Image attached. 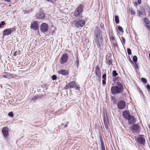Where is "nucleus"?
<instances>
[{
    "label": "nucleus",
    "mask_w": 150,
    "mask_h": 150,
    "mask_svg": "<svg viewBox=\"0 0 150 150\" xmlns=\"http://www.w3.org/2000/svg\"><path fill=\"white\" fill-rule=\"evenodd\" d=\"M117 85L112 86L111 88V93L113 95L120 93L123 91V88L122 84L120 83H117Z\"/></svg>",
    "instance_id": "1"
},
{
    "label": "nucleus",
    "mask_w": 150,
    "mask_h": 150,
    "mask_svg": "<svg viewBox=\"0 0 150 150\" xmlns=\"http://www.w3.org/2000/svg\"><path fill=\"white\" fill-rule=\"evenodd\" d=\"M83 5L80 4L74 11V16H77L81 14L83 11Z\"/></svg>",
    "instance_id": "2"
},
{
    "label": "nucleus",
    "mask_w": 150,
    "mask_h": 150,
    "mask_svg": "<svg viewBox=\"0 0 150 150\" xmlns=\"http://www.w3.org/2000/svg\"><path fill=\"white\" fill-rule=\"evenodd\" d=\"M68 58V54L66 53H64L62 55L60 60V63L62 64H65L67 61Z\"/></svg>",
    "instance_id": "3"
},
{
    "label": "nucleus",
    "mask_w": 150,
    "mask_h": 150,
    "mask_svg": "<svg viewBox=\"0 0 150 150\" xmlns=\"http://www.w3.org/2000/svg\"><path fill=\"white\" fill-rule=\"evenodd\" d=\"M48 29V25L46 23H43L40 26V29L42 32H46L47 31Z\"/></svg>",
    "instance_id": "4"
},
{
    "label": "nucleus",
    "mask_w": 150,
    "mask_h": 150,
    "mask_svg": "<svg viewBox=\"0 0 150 150\" xmlns=\"http://www.w3.org/2000/svg\"><path fill=\"white\" fill-rule=\"evenodd\" d=\"M76 83L75 81H73L70 82L69 83L66 85L64 87L66 89L69 88H72L76 87Z\"/></svg>",
    "instance_id": "5"
},
{
    "label": "nucleus",
    "mask_w": 150,
    "mask_h": 150,
    "mask_svg": "<svg viewBox=\"0 0 150 150\" xmlns=\"http://www.w3.org/2000/svg\"><path fill=\"white\" fill-rule=\"evenodd\" d=\"M15 30V28H14L4 30L3 33V35L5 36L9 35Z\"/></svg>",
    "instance_id": "6"
},
{
    "label": "nucleus",
    "mask_w": 150,
    "mask_h": 150,
    "mask_svg": "<svg viewBox=\"0 0 150 150\" xmlns=\"http://www.w3.org/2000/svg\"><path fill=\"white\" fill-rule=\"evenodd\" d=\"M126 106L125 102L123 100L119 101L117 104L118 108L120 110L123 109Z\"/></svg>",
    "instance_id": "7"
},
{
    "label": "nucleus",
    "mask_w": 150,
    "mask_h": 150,
    "mask_svg": "<svg viewBox=\"0 0 150 150\" xmlns=\"http://www.w3.org/2000/svg\"><path fill=\"white\" fill-rule=\"evenodd\" d=\"M95 42L98 47H100V44L102 42L101 38L99 35L97 34L95 38Z\"/></svg>",
    "instance_id": "8"
},
{
    "label": "nucleus",
    "mask_w": 150,
    "mask_h": 150,
    "mask_svg": "<svg viewBox=\"0 0 150 150\" xmlns=\"http://www.w3.org/2000/svg\"><path fill=\"white\" fill-rule=\"evenodd\" d=\"M132 130V132L133 133L136 132L139 130V126L137 124H134L132 126L130 127Z\"/></svg>",
    "instance_id": "9"
},
{
    "label": "nucleus",
    "mask_w": 150,
    "mask_h": 150,
    "mask_svg": "<svg viewBox=\"0 0 150 150\" xmlns=\"http://www.w3.org/2000/svg\"><path fill=\"white\" fill-rule=\"evenodd\" d=\"M38 22L35 21L31 23L30 28L35 30H37L38 28Z\"/></svg>",
    "instance_id": "10"
},
{
    "label": "nucleus",
    "mask_w": 150,
    "mask_h": 150,
    "mask_svg": "<svg viewBox=\"0 0 150 150\" xmlns=\"http://www.w3.org/2000/svg\"><path fill=\"white\" fill-rule=\"evenodd\" d=\"M128 120V122L130 125H132L136 122V119L133 116H131L127 120Z\"/></svg>",
    "instance_id": "11"
},
{
    "label": "nucleus",
    "mask_w": 150,
    "mask_h": 150,
    "mask_svg": "<svg viewBox=\"0 0 150 150\" xmlns=\"http://www.w3.org/2000/svg\"><path fill=\"white\" fill-rule=\"evenodd\" d=\"M36 16L39 19H42L45 17V14L42 11H39L37 13Z\"/></svg>",
    "instance_id": "12"
},
{
    "label": "nucleus",
    "mask_w": 150,
    "mask_h": 150,
    "mask_svg": "<svg viewBox=\"0 0 150 150\" xmlns=\"http://www.w3.org/2000/svg\"><path fill=\"white\" fill-rule=\"evenodd\" d=\"M122 115L123 117L126 120L129 119V117L131 116L130 115L129 112L127 111H123L122 113Z\"/></svg>",
    "instance_id": "13"
},
{
    "label": "nucleus",
    "mask_w": 150,
    "mask_h": 150,
    "mask_svg": "<svg viewBox=\"0 0 150 150\" xmlns=\"http://www.w3.org/2000/svg\"><path fill=\"white\" fill-rule=\"evenodd\" d=\"M58 73L62 75H67L69 74V71L67 70L62 69L58 71Z\"/></svg>",
    "instance_id": "14"
},
{
    "label": "nucleus",
    "mask_w": 150,
    "mask_h": 150,
    "mask_svg": "<svg viewBox=\"0 0 150 150\" xmlns=\"http://www.w3.org/2000/svg\"><path fill=\"white\" fill-rule=\"evenodd\" d=\"M136 141L139 144H143L145 142V139L144 138L140 137L136 139Z\"/></svg>",
    "instance_id": "15"
},
{
    "label": "nucleus",
    "mask_w": 150,
    "mask_h": 150,
    "mask_svg": "<svg viewBox=\"0 0 150 150\" xmlns=\"http://www.w3.org/2000/svg\"><path fill=\"white\" fill-rule=\"evenodd\" d=\"M85 24V22L84 21H80L76 23V27H79V26L82 27Z\"/></svg>",
    "instance_id": "16"
},
{
    "label": "nucleus",
    "mask_w": 150,
    "mask_h": 150,
    "mask_svg": "<svg viewBox=\"0 0 150 150\" xmlns=\"http://www.w3.org/2000/svg\"><path fill=\"white\" fill-rule=\"evenodd\" d=\"M137 15L138 16L141 17H144L146 16L144 10L143 9L142 10L140 11H137Z\"/></svg>",
    "instance_id": "17"
},
{
    "label": "nucleus",
    "mask_w": 150,
    "mask_h": 150,
    "mask_svg": "<svg viewBox=\"0 0 150 150\" xmlns=\"http://www.w3.org/2000/svg\"><path fill=\"white\" fill-rule=\"evenodd\" d=\"M2 132L4 137L5 138L7 137L8 133V128L7 127H4L2 130Z\"/></svg>",
    "instance_id": "18"
},
{
    "label": "nucleus",
    "mask_w": 150,
    "mask_h": 150,
    "mask_svg": "<svg viewBox=\"0 0 150 150\" xmlns=\"http://www.w3.org/2000/svg\"><path fill=\"white\" fill-rule=\"evenodd\" d=\"M96 74L98 77H100L101 71L100 69L98 66H97L96 68Z\"/></svg>",
    "instance_id": "19"
},
{
    "label": "nucleus",
    "mask_w": 150,
    "mask_h": 150,
    "mask_svg": "<svg viewBox=\"0 0 150 150\" xmlns=\"http://www.w3.org/2000/svg\"><path fill=\"white\" fill-rule=\"evenodd\" d=\"M115 22L117 24H118L119 22V17L117 16H115Z\"/></svg>",
    "instance_id": "20"
},
{
    "label": "nucleus",
    "mask_w": 150,
    "mask_h": 150,
    "mask_svg": "<svg viewBox=\"0 0 150 150\" xmlns=\"http://www.w3.org/2000/svg\"><path fill=\"white\" fill-rule=\"evenodd\" d=\"M146 9L148 12L150 14V7L149 6L148 4H146Z\"/></svg>",
    "instance_id": "21"
},
{
    "label": "nucleus",
    "mask_w": 150,
    "mask_h": 150,
    "mask_svg": "<svg viewBox=\"0 0 150 150\" xmlns=\"http://www.w3.org/2000/svg\"><path fill=\"white\" fill-rule=\"evenodd\" d=\"M118 74L117 73L116 71L115 70H114L112 72V75L113 76L115 77L118 75Z\"/></svg>",
    "instance_id": "22"
},
{
    "label": "nucleus",
    "mask_w": 150,
    "mask_h": 150,
    "mask_svg": "<svg viewBox=\"0 0 150 150\" xmlns=\"http://www.w3.org/2000/svg\"><path fill=\"white\" fill-rule=\"evenodd\" d=\"M133 61L136 63L137 60V58L136 56H133Z\"/></svg>",
    "instance_id": "23"
},
{
    "label": "nucleus",
    "mask_w": 150,
    "mask_h": 150,
    "mask_svg": "<svg viewBox=\"0 0 150 150\" xmlns=\"http://www.w3.org/2000/svg\"><path fill=\"white\" fill-rule=\"evenodd\" d=\"M146 24V27L150 31V22Z\"/></svg>",
    "instance_id": "24"
},
{
    "label": "nucleus",
    "mask_w": 150,
    "mask_h": 150,
    "mask_svg": "<svg viewBox=\"0 0 150 150\" xmlns=\"http://www.w3.org/2000/svg\"><path fill=\"white\" fill-rule=\"evenodd\" d=\"M144 21L146 23L149 22H150L149 20L148 19V18L146 17L144 18Z\"/></svg>",
    "instance_id": "25"
},
{
    "label": "nucleus",
    "mask_w": 150,
    "mask_h": 150,
    "mask_svg": "<svg viewBox=\"0 0 150 150\" xmlns=\"http://www.w3.org/2000/svg\"><path fill=\"white\" fill-rule=\"evenodd\" d=\"M75 64H76V66L77 67V68H78L79 65V59L78 57H77L76 58V61Z\"/></svg>",
    "instance_id": "26"
},
{
    "label": "nucleus",
    "mask_w": 150,
    "mask_h": 150,
    "mask_svg": "<svg viewBox=\"0 0 150 150\" xmlns=\"http://www.w3.org/2000/svg\"><path fill=\"white\" fill-rule=\"evenodd\" d=\"M141 81L144 83H146V80L144 78H142L141 79Z\"/></svg>",
    "instance_id": "27"
},
{
    "label": "nucleus",
    "mask_w": 150,
    "mask_h": 150,
    "mask_svg": "<svg viewBox=\"0 0 150 150\" xmlns=\"http://www.w3.org/2000/svg\"><path fill=\"white\" fill-rule=\"evenodd\" d=\"M127 52L129 55H131L132 54V51L129 48H127Z\"/></svg>",
    "instance_id": "28"
},
{
    "label": "nucleus",
    "mask_w": 150,
    "mask_h": 150,
    "mask_svg": "<svg viewBox=\"0 0 150 150\" xmlns=\"http://www.w3.org/2000/svg\"><path fill=\"white\" fill-rule=\"evenodd\" d=\"M104 125H105V128L106 129H108V124L107 123V122H105V119H104Z\"/></svg>",
    "instance_id": "29"
},
{
    "label": "nucleus",
    "mask_w": 150,
    "mask_h": 150,
    "mask_svg": "<svg viewBox=\"0 0 150 150\" xmlns=\"http://www.w3.org/2000/svg\"><path fill=\"white\" fill-rule=\"evenodd\" d=\"M118 30L121 31V32L122 33L123 32V29L120 26H119L118 27Z\"/></svg>",
    "instance_id": "30"
},
{
    "label": "nucleus",
    "mask_w": 150,
    "mask_h": 150,
    "mask_svg": "<svg viewBox=\"0 0 150 150\" xmlns=\"http://www.w3.org/2000/svg\"><path fill=\"white\" fill-rule=\"evenodd\" d=\"M57 79V76L55 75H53L52 76V79L53 80H56Z\"/></svg>",
    "instance_id": "31"
},
{
    "label": "nucleus",
    "mask_w": 150,
    "mask_h": 150,
    "mask_svg": "<svg viewBox=\"0 0 150 150\" xmlns=\"http://www.w3.org/2000/svg\"><path fill=\"white\" fill-rule=\"evenodd\" d=\"M8 115L10 117H13V112H9L8 113Z\"/></svg>",
    "instance_id": "32"
},
{
    "label": "nucleus",
    "mask_w": 150,
    "mask_h": 150,
    "mask_svg": "<svg viewBox=\"0 0 150 150\" xmlns=\"http://www.w3.org/2000/svg\"><path fill=\"white\" fill-rule=\"evenodd\" d=\"M106 74H104L102 76V78L103 79V80H106Z\"/></svg>",
    "instance_id": "33"
},
{
    "label": "nucleus",
    "mask_w": 150,
    "mask_h": 150,
    "mask_svg": "<svg viewBox=\"0 0 150 150\" xmlns=\"http://www.w3.org/2000/svg\"><path fill=\"white\" fill-rule=\"evenodd\" d=\"M146 87L147 91H150V86L149 85L147 84L146 86Z\"/></svg>",
    "instance_id": "34"
},
{
    "label": "nucleus",
    "mask_w": 150,
    "mask_h": 150,
    "mask_svg": "<svg viewBox=\"0 0 150 150\" xmlns=\"http://www.w3.org/2000/svg\"><path fill=\"white\" fill-rule=\"evenodd\" d=\"M48 2H50L53 4L54 3L55 1V0H46Z\"/></svg>",
    "instance_id": "35"
},
{
    "label": "nucleus",
    "mask_w": 150,
    "mask_h": 150,
    "mask_svg": "<svg viewBox=\"0 0 150 150\" xmlns=\"http://www.w3.org/2000/svg\"><path fill=\"white\" fill-rule=\"evenodd\" d=\"M134 66L135 68L136 69H137L138 68V65L137 63H135L134 65Z\"/></svg>",
    "instance_id": "36"
},
{
    "label": "nucleus",
    "mask_w": 150,
    "mask_h": 150,
    "mask_svg": "<svg viewBox=\"0 0 150 150\" xmlns=\"http://www.w3.org/2000/svg\"><path fill=\"white\" fill-rule=\"evenodd\" d=\"M107 63L108 64V65H110L112 64V62L111 60H108V61Z\"/></svg>",
    "instance_id": "37"
},
{
    "label": "nucleus",
    "mask_w": 150,
    "mask_h": 150,
    "mask_svg": "<svg viewBox=\"0 0 150 150\" xmlns=\"http://www.w3.org/2000/svg\"><path fill=\"white\" fill-rule=\"evenodd\" d=\"M101 150H105L104 146L103 144H101Z\"/></svg>",
    "instance_id": "38"
},
{
    "label": "nucleus",
    "mask_w": 150,
    "mask_h": 150,
    "mask_svg": "<svg viewBox=\"0 0 150 150\" xmlns=\"http://www.w3.org/2000/svg\"><path fill=\"white\" fill-rule=\"evenodd\" d=\"M131 14L132 15H134L135 14V13L134 11L132 10L131 12Z\"/></svg>",
    "instance_id": "39"
},
{
    "label": "nucleus",
    "mask_w": 150,
    "mask_h": 150,
    "mask_svg": "<svg viewBox=\"0 0 150 150\" xmlns=\"http://www.w3.org/2000/svg\"><path fill=\"white\" fill-rule=\"evenodd\" d=\"M122 41L123 42V43L124 44H125V39L123 37H122Z\"/></svg>",
    "instance_id": "40"
},
{
    "label": "nucleus",
    "mask_w": 150,
    "mask_h": 150,
    "mask_svg": "<svg viewBox=\"0 0 150 150\" xmlns=\"http://www.w3.org/2000/svg\"><path fill=\"white\" fill-rule=\"evenodd\" d=\"M106 80H103L102 81V84H105L106 83V82L105 81Z\"/></svg>",
    "instance_id": "41"
},
{
    "label": "nucleus",
    "mask_w": 150,
    "mask_h": 150,
    "mask_svg": "<svg viewBox=\"0 0 150 150\" xmlns=\"http://www.w3.org/2000/svg\"><path fill=\"white\" fill-rule=\"evenodd\" d=\"M38 98V97L37 96H34V97H33L32 99V100H35V99H36Z\"/></svg>",
    "instance_id": "42"
},
{
    "label": "nucleus",
    "mask_w": 150,
    "mask_h": 150,
    "mask_svg": "<svg viewBox=\"0 0 150 150\" xmlns=\"http://www.w3.org/2000/svg\"><path fill=\"white\" fill-rule=\"evenodd\" d=\"M2 25H4L5 24V23L4 21H2L0 23Z\"/></svg>",
    "instance_id": "43"
},
{
    "label": "nucleus",
    "mask_w": 150,
    "mask_h": 150,
    "mask_svg": "<svg viewBox=\"0 0 150 150\" xmlns=\"http://www.w3.org/2000/svg\"><path fill=\"white\" fill-rule=\"evenodd\" d=\"M138 3L139 4H140L141 3V0H138Z\"/></svg>",
    "instance_id": "44"
},
{
    "label": "nucleus",
    "mask_w": 150,
    "mask_h": 150,
    "mask_svg": "<svg viewBox=\"0 0 150 150\" xmlns=\"http://www.w3.org/2000/svg\"><path fill=\"white\" fill-rule=\"evenodd\" d=\"M17 52H16L13 55L14 56H16L17 55Z\"/></svg>",
    "instance_id": "45"
},
{
    "label": "nucleus",
    "mask_w": 150,
    "mask_h": 150,
    "mask_svg": "<svg viewBox=\"0 0 150 150\" xmlns=\"http://www.w3.org/2000/svg\"><path fill=\"white\" fill-rule=\"evenodd\" d=\"M4 0L8 3L10 1V0Z\"/></svg>",
    "instance_id": "46"
},
{
    "label": "nucleus",
    "mask_w": 150,
    "mask_h": 150,
    "mask_svg": "<svg viewBox=\"0 0 150 150\" xmlns=\"http://www.w3.org/2000/svg\"><path fill=\"white\" fill-rule=\"evenodd\" d=\"M110 39L111 40H114V38L113 37H112L111 38H110Z\"/></svg>",
    "instance_id": "47"
},
{
    "label": "nucleus",
    "mask_w": 150,
    "mask_h": 150,
    "mask_svg": "<svg viewBox=\"0 0 150 150\" xmlns=\"http://www.w3.org/2000/svg\"><path fill=\"white\" fill-rule=\"evenodd\" d=\"M67 125H65L64 126V127H67Z\"/></svg>",
    "instance_id": "48"
},
{
    "label": "nucleus",
    "mask_w": 150,
    "mask_h": 150,
    "mask_svg": "<svg viewBox=\"0 0 150 150\" xmlns=\"http://www.w3.org/2000/svg\"><path fill=\"white\" fill-rule=\"evenodd\" d=\"M139 92H140V93H142V90H140V91H139Z\"/></svg>",
    "instance_id": "49"
},
{
    "label": "nucleus",
    "mask_w": 150,
    "mask_h": 150,
    "mask_svg": "<svg viewBox=\"0 0 150 150\" xmlns=\"http://www.w3.org/2000/svg\"><path fill=\"white\" fill-rule=\"evenodd\" d=\"M76 89L77 90H78V87H76Z\"/></svg>",
    "instance_id": "50"
},
{
    "label": "nucleus",
    "mask_w": 150,
    "mask_h": 150,
    "mask_svg": "<svg viewBox=\"0 0 150 150\" xmlns=\"http://www.w3.org/2000/svg\"><path fill=\"white\" fill-rule=\"evenodd\" d=\"M1 24H0V28L1 27Z\"/></svg>",
    "instance_id": "51"
},
{
    "label": "nucleus",
    "mask_w": 150,
    "mask_h": 150,
    "mask_svg": "<svg viewBox=\"0 0 150 150\" xmlns=\"http://www.w3.org/2000/svg\"><path fill=\"white\" fill-rule=\"evenodd\" d=\"M149 58H150V53H149Z\"/></svg>",
    "instance_id": "52"
},
{
    "label": "nucleus",
    "mask_w": 150,
    "mask_h": 150,
    "mask_svg": "<svg viewBox=\"0 0 150 150\" xmlns=\"http://www.w3.org/2000/svg\"><path fill=\"white\" fill-rule=\"evenodd\" d=\"M67 123L68 124V123H69V122H67Z\"/></svg>",
    "instance_id": "53"
}]
</instances>
